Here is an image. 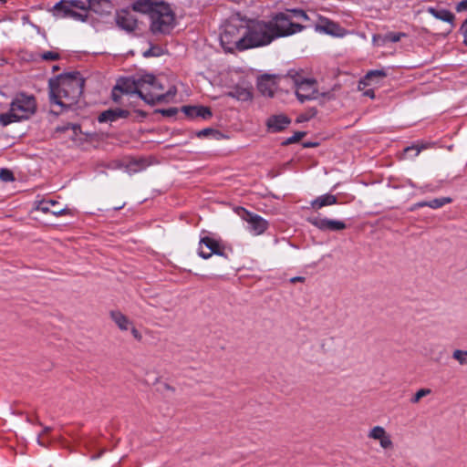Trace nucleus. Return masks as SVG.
I'll return each instance as SVG.
<instances>
[{"label":"nucleus","mask_w":467,"mask_h":467,"mask_svg":"<svg viewBox=\"0 0 467 467\" xmlns=\"http://www.w3.org/2000/svg\"><path fill=\"white\" fill-rule=\"evenodd\" d=\"M386 35H387L388 43L399 42L400 40V38L405 36V34H402V33H393V32L388 33Z\"/></svg>","instance_id":"obj_36"},{"label":"nucleus","mask_w":467,"mask_h":467,"mask_svg":"<svg viewBox=\"0 0 467 467\" xmlns=\"http://www.w3.org/2000/svg\"><path fill=\"white\" fill-rule=\"evenodd\" d=\"M247 49L270 44L274 39V32L268 22L257 21L245 24Z\"/></svg>","instance_id":"obj_6"},{"label":"nucleus","mask_w":467,"mask_h":467,"mask_svg":"<svg viewBox=\"0 0 467 467\" xmlns=\"http://www.w3.org/2000/svg\"><path fill=\"white\" fill-rule=\"evenodd\" d=\"M68 130H72L75 134H78V132L80 130V126L78 124H67L57 128V130L60 132H65Z\"/></svg>","instance_id":"obj_35"},{"label":"nucleus","mask_w":467,"mask_h":467,"mask_svg":"<svg viewBox=\"0 0 467 467\" xmlns=\"http://www.w3.org/2000/svg\"><path fill=\"white\" fill-rule=\"evenodd\" d=\"M452 358L457 360L460 365H467V350L456 349L452 353Z\"/></svg>","instance_id":"obj_33"},{"label":"nucleus","mask_w":467,"mask_h":467,"mask_svg":"<svg viewBox=\"0 0 467 467\" xmlns=\"http://www.w3.org/2000/svg\"><path fill=\"white\" fill-rule=\"evenodd\" d=\"M236 212L240 218L247 223L246 229L252 235H261L268 229L269 223L262 216L243 207H239Z\"/></svg>","instance_id":"obj_9"},{"label":"nucleus","mask_w":467,"mask_h":467,"mask_svg":"<svg viewBox=\"0 0 467 467\" xmlns=\"http://www.w3.org/2000/svg\"><path fill=\"white\" fill-rule=\"evenodd\" d=\"M461 32L464 36L465 39L464 42L467 44V19L464 21V23L461 26Z\"/></svg>","instance_id":"obj_44"},{"label":"nucleus","mask_w":467,"mask_h":467,"mask_svg":"<svg viewBox=\"0 0 467 467\" xmlns=\"http://www.w3.org/2000/svg\"><path fill=\"white\" fill-rule=\"evenodd\" d=\"M150 29L154 35H168L175 26V15L168 4L160 2L150 16Z\"/></svg>","instance_id":"obj_5"},{"label":"nucleus","mask_w":467,"mask_h":467,"mask_svg":"<svg viewBox=\"0 0 467 467\" xmlns=\"http://www.w3.org/2000/svg\"><path fill=\"white\" fill-rule=\"evenodd\" d=\"M209 132V130H203L202 131H201V133L202 134H207Z\"/></svg>","instance_id":"obj_51"},{"label":"nucleus","mask_w":467,"mask_h":467,"mask_svg":"<svg viewBox=\"0 0 467 467\" xmlns=\"http://www.w3.org/2000/svg\"><path fill=\"white\" fill-rule=\"evenodd\" d=\"M43 60H57L59 57L58 53L54 51H47L40 55Z\"/></svg>","instance_id":"obj_37"},{"label":"nucleus","mask_w":467,"mask_h":467,"mask_svg":"<svg viewBox=\"0 0 467 467\" xmlns=\"http://www.w3.org/2000/svg\"><path fill=\"white\" fill-rule=\"evenodd\" d=\"M155 55H156V54H154V53L152 52V50H151V49H149V50H147V51H145V52L143 53V56H144L145 57H150V56H155Z\"/></svg>","instance_id":"obj_50"},{"label":"nucleus","mask_w":467,"mask_h":467,"mask_svg":"<svg viewBox=\"0 0 467 467\" xmlns=\"http://www.w3.org/2000/svg\"><path fill=\"white\" fill-rule=\"evenodd\" d=\"M176 113H177V109H175V108H171V109L162 110V114L166 115V116H174Z\"/></svg>","instance_id":"obj_45"},{"label":"nucleus","mask_w":467,"mask_h":467,"mask_svg":"<svg viewBox=\"0 0 467 467\" xmlns=\"http://www.w3.org/2000/svg\"><path fill=\"white\" fill-rule=\"evenodd\" d=\"M431 392L430 389H419L414 396L411 398L410 401L411 403H418L421 398L429 395Z\"/></svg>","instance_id":"obj_34"},{"label":"nucleus","mask_w":467,"mask_h":467,"mask_svg":"<svg viewBox=\"0 0 467 467\" xmlns=\"http://www.w3.org/2000/svg\"><path fill=\"white\" fill-rule=\"evenodd\" d=\"M369 439L379 441V445L384 450L393 449V442L390 435L387 433L386 430L381 426L373 427L368 433Z\"/></svg>","instance_id":"obj_14"},{"label":"nucleus","mask_w":467,"mask_h":467,"mask_svg":"<svg viewBox=\"0 0 467 467\" xmlns=\"http://www.w3.org/2000/svg\"><path fill=\"white\" fill-rule=\"evenodd\" d=\"M56 5H57V6H67L68 8L77 9L85 13L88 12V0H61Z\"/></svg>","instance_id":"obj_26"},{"label":"nucleus","mask_w":467,"mask_h":467,"mask_svg":"<svg viewBox=\"0 0 467 467\" xmlns=\"http://www.w3.org/2000/svg\"><path fill=\"white\" fill-rule=\"evenodd\" d=\"M84 87V79L78 72L59 75L49 80V97L52 103L63 108L78 103Z\"/></svg>","instance_id":"obj_2"},{"label":"nucleus","mask_w":467,"mask_h":467,"mask_svg":"<svg viewBox=\"0 0 467 467\" xmlns=\"http://www.w3.org/2000/svg\"><path fill=\"white\" fill-rule=\"evenodd\" d=\"M315 28L317 31L331 36H341V27L337 24L325 17H319L317 23L315 25Z\"/></svg>","instance_id":"obj_16"},{"label":"nucleus","mask_w":467,"mask_h":467,"mask_svg":"<svg viewBox=\"0 0 467 467\" xmlns=\"http://www.w3.org/2000/svg\"><path fill=\"white\" fill-rule=\"evenodd\" d=\"M308 222L321 231L339 232L347 227L342 221L317 216L308 218Z\"/></svg>","instance_id":"obj_12"},{"label":"nucleus","mask_w":467,"mask_h":467,"mask_svg":"<svg viewBox=\"0 0 467 467\" xmlns=\"http://www.w3.org/2000/svg\"><path fill=\"white\" fill-rule=\"evenodd\" d=\"M6 0H0V2L5 3Z\"/></svg>","instance_id":"obj_52"},{"label":"nucleus","mask_w":467,"mask_h":467,"mask_svg":"<svg viewBox=\"0 0 467 467\" xmlns=\"http://www.w3.org/2000/svg\"><path fill=\"white\" fill-rule=\"evenodd\" d=\"M246 32L244 21L240 19L228 21L220 34V42L224 51L232 53L234 50H246Z\"/></svg>","instance_id":"obj_3"},{"label":"nucleus","mask_w":467,"mask_h":467,"mask_svg":"<svg viewBox=\"0 0 467 467\" xmlns=\"http://www.w3.org/2000/svg\"><path fill=\"white\" fill-rule=\"evenodd\" d=\"M50 430H51L50 427H45L43 430V432L37 436L36 441L40 446L47 447L48 442L44 440L43 436H44V434L50 431Z\"/></svg>","instance_id":"obj_41"},{"label":"nucleus","mask_w":467,"mask_h":467,"mask_svg":"<svg viewBox=\"0 0 467 467\" xmlns=\"http://www.w3.org/2000/svg\"><path fill=\"white\" fill-rule=\"evenodd\" d=\"M130 332L132 334V336L137 339V340H140L141 339V334L140 333V331L135 328L132 325L130 326Z\"/></svg>","instance_id":"obj_43"},{"label":"nucleus","mask_w":467,"mask_h":467,"mask_svg":"<svg viewBox=\"0 0 467 467\" xmlns=\"http://www.w3.org/2000/svg\"><path fill=\"white\" fill-rule=\"evenodd\" d=\"M456 10L458 12L467 10V0H462V1L459 2L456 5Z\"/></svg>","instance_id":"obj_42"},{"label":"nucleus","mask_w":467,"mask_h":467,"mask_svg":"<svg viewBox=\"0 0 467 467\" xmlns=\"http://www.w3.org/2000/svg\"><path fill=\"white\" fill-rule=\"evenodd\" d=\"M20 120V119H16V114L12 110L11 107L9 112L0 114V124L3 126H7L13 122Z\"/></svg>","instance_id":"obj_29"},{"label":"nucleus","mask_w":467,"mask_h":467,"mask_svg":"<svg viewBox=\"0 0 467 467\" xmlns=\"http://www.w3.org/2000/svg\"><path fill=\"white\" fill-rule=\"evenodd\" d=\"M337 202V198L335 195L327 193L321 196H318L315 200L311 202L312 208L318 210L325 206H329L336 204Z\"/></svg>","instance_id":"obj_24"},{"label":"nucleus","mask_w":467,"mask_h":467,"mask_svg":"<svg viewBox=\"0 0 467 467\" xmlns=\"http://www.w3.org/2000/svg\"><path fill=\"white\" fill-rule=\"evenodd\" d=\"M223 248L224 246L220 240L204 236L200 240L198 254L203 259H208L213 254L223 255Z\"/></svg>","instance_id":"obj_10"},{"label":"nucleus","mask_w":467,"mask_h":467,"mask_svg":"<svg viewBox=\"0 0 467 467\" xmlns=\"http://www.w3.org/2000/svg\"><path fill=\"white\" fill-rule=\"evenodd\" d=\"M58 202L55 200H44L39 203L38 209L43 213H50L56 216L62 215L66 213V208H58Z\"/></svg>","instance_id":"obj_22"},{"label":"nucleus","mask_w":467,"mask_h":467,"mask_svg":"<svg viewBox=\"0 0 467 467\" xmlns=\"http://www.w3.org/2000/svg\"><path fill=\"white\" fill-rule=\"evenodd\" d=\"M160 4V2H156L153 0H137L131 5V10L142 14H148L149 16H151L156 6Z\"/></svg>","instance_id":"obj_20"},{"label":"nucleus","mask_w":467,"mask_h":467,"mask_svg":"<svg viewBox=\"0 0 467 467\" xmlns=\"http://www.w3.org/2000/svg\"><path fill=\"white\" fill-rule=\"evenodd\" d=\"M110 317L118 326V327L122 331L129 330L132 325L131 321L119 311H111Z\"/></svg>","instance_id":"obj_25"},{"label":"nucleus","mask_w":467,"mask_h":467,"mask_svg":"<svg viewBox=\"0 0 467 467\" xmlns=\"http://www.w3.org/2000/svg\"><path fill=\"white\" fill-rule=\"evenodd\" d=\"M372 40L373 43L377 46H384L388 44L387 35H374Z\"/></svg>","instance_id":"obj_38"},{"label":"nucleus","mask_w":467,"mask_h":467,"mask_svg":"<svg viewBox=\"0 0 467 467\" xmlns=\"http://www.w3.org/2000/svg\"><path fill=\"white\" fill-rule=\"evenodd\" d=\"M268 23L271 25L275 38L293 35L300 32L304 27L299 23L293 22L287 11L276 14Z\"/></svg>","instance_id":"obj_7"},{"label":"nucleus","mask_w":467,"mask_h":467,"mask_svg":"<svg viewBox=\"0 0 467 467\" xmlns=\"http://www.w3.org/2000/svg\"><path fill=\"white\" fill-rule=\"evenodd\" d=\"M305 136L304 132L297 131L293 136L286 139L285 143L291 144L299 141Z\"/></svg>","instance_id":"obj_40"},{"label":"nucleus","mask_w":467,"mask_h":467,"mask_svg":"<svg viewBox=\"0 0 467 467\" xmlns=\"http://www.w3.org/2000/svg\"><path fill=\"white\" fill-rule=\"evenodd\" d=\"M163 86L151 74L136 75L130 78H119L112 90V99L118 102L120 94L138 95L141 99L150 105L165 101L175 95V90L163 93Z\"/></svg>","instance_id":"obj_1"},{"label":"nucleus","mask_w":467,"mask_h":467,"mask_svg":"<svg viewBox=\"0 0 467 467\" xmlns=\"http://www.w3.org/2000/svg\"><path fill=\"white\" fill-rule=\"evenodd\" d=\"M364 95L367 96V97H369L371 99H374L375 97V92L373 89H368L364 92Z\"/></svg>","instance_id":"obj_48"},{"label":"nucleus","mask_w":467,"mask_h":467,"mask_svg":"<svg viewBox=\"0 0 467 467\" xmlns=\"http://www.w3.org/2000/svg\"><path fill=\"white\" fill-rule=\"evenodd\" d=\"M147 167V163L144 160H138L130 161V164L127 166V169L130 173H136L139 171H141Z\"/></svg>","instance_id":"obj_30"},{"label":"nucleus","mask_w":467,"mask_h":467,"mask_svg":"<svg viewBox=\"0 0 467 467\" xmlns=\"http://www.w3.org/2000/svg\"><path fill=\"white\" fill-rule=\"evenodd\" d=\"M182 111L190 119H209L212 116L211 109L202 106H183Z\"/></svg>","instance_id":"obj_17"},{"label":"nucleus","mask_w":467,"mask_h":467,"mask_svg":"<svg viewBox=\"0 0 467 467\" xmlns=\"http://www.w3.org/2000/svg\"><path fill=\"white\" fill-rule=\"evenodd\" d=\"M425 206H427V202H419L413 204V206L411 207L410 210L414 211L418 208H421V207H425Z\"/></svg>","instance_id":"obj_46"},{"label":"nucleus","mask_w":467,"mask_h":467,"mask_svg":"<svg viewBox=\"0 0 467 467\" xmlns=\"http://www.w3.org/2000/svg\"><path fill=\"white\" fill-rule=\"evenodd\" d=\"M429 12L436 18L445 22H451L454 18L453 15L445 9L430 8Z\"/></svg>","instance_id":"obj_28"},{"label":"nucleus","mask_w":467,"mask_h":467,"mask_svg":"<svg viewBox=\"0 0 467 467\" xmlns=\"http://www.w3.org/2000/svg\"><path fill=\"white\" fill-rule=\"evenodd\" d=\"M228 97L235 99L240 101H248L253 98L252 88L249 86L244 87L236 85L230 91L226 93Z\"/></svg>","instance_id":"obj_19"},{"label":"nucleus","mask_w":467,"mask_h":467,"mask_svg":"<svg viewBox=\"0 0 467 467\" xmlns=\"http://www.w3.org/2000/svg\"><path fill=\"white\" fill-rule=\"evenodd\" d=\"M0 179L4 182H11L14 180V175L9 170L3 169L0 171Z\"/></svg>","instance_id":"obj_39"},{"label":"nucleus","mask_w":467,"mask_h":467,"mask_svg":"<svg viewBox=\"0 0 467 467\" xmlns=\"http://www.w3.org/2000/svg\"><path fill=\"white\" fill-rule=\"evenodd\" d=\"M450 202H451V199L450 197L436 198L427 202V207L438 209Z\"/></svg>","instance_id":"obj_31"},{"label":"nucleus","mask_w":467,"mask_h":467,"mask_svg":"<svg viewBox=\"0 0 467 467\" xmlns=\"http://www.w3.org/2000/svg\"><path fill=\"white\" fill-rule=\"evenodd\" d=\"M116 25L127 33H132L139 27L138 18L130 9L117 11L115 16Z\"/></svg>","instance_id":"obj_11"},{"label":"nucleus","mask_w":467,"mask_h":467,"mask_svg":"<svg viewBox=\"0 0 467 467\" xmlns=\"http://www.w3.org/2000/svg\"><path fill=\"white\" fill-rule=\"evenodd\" d=\"M112 8L110 0H88V10L91 9L98 14L109 13Z\"/></svg>","instance_id":"obj_23"},{"label":"nucleus","mask_w":467,"mask_h":467,"mask_svg":"<svg viewBox=\"0 0 467 467\" xmlns=\"http://www.w3.org/2000/svg\"><path fill=\"white\" fill-rule=\"evenodd\" d=\"M52 13L57 19L71 18L80 22H86L88 19V13L68 8L67 6H57V5L53 6Z\"/></svg>","instance_id":"obj_13"},{"label":"nucleus","mask_w":467,"mask_h":467,"mask_svg":"<svg viewBox=\"0 0 467 467\" xmlns=\"http://www.w3.org/2000/svg\"><path fill=\"white\" fill-rule=\"evenodd\" d=\"M287 13L291 16L292 20L293 19H297V20L306 21V20L310 19L308 15L305 11H303L301 9L287 10Z\"/></svg>","instance_id":"obj_32"},{"label":"nucleus","mask_w":467,"mask_h":467,"mask_svg":"<svg viewBox=\"0 0 467 467\" xmlns=\"http://www.w3.org/2000/svg\"><path fill=\"white\" fill-rule=\"evenodd\" d=\"M304 280H305V278L302 276H296V277L291 278L290 281H291V283H296V282H302Z\"/></svg>","instance_id":"obj_49"},{"label":"nucleus","mask_w":467,"mask_h":467,"mask_svg":"<svg viewBox=\"0 0 467 467\" xmlns=\"http://www.w3.org/2000/svg\"><path fill=\"white\" fill-rule=\"evenodd\" d=\"M130 111L122 109H110L103 111L99 116L98 119L99 122H112L119 119H124L129 117Z\"/></svg>","instance_id":"obj_18"},{"label":"nucleus","mask_w":467,"mask_h":467,"mask_svg":"<svg viewBox=\"0 0 467 467\" xmlns=\"http://www.w3.org/2000/svg\"><path fill=\"white\" fill-rule=\"evenodd\" d=\"M289 123L290 120L287 117L275 115L268 119L267 127L271 131L277 132L283 130Z\"/></svg>","instance_id":"obj_21"},{"label":"nucleus","mask_w":467,"mask_h":467,"mask_svg":"<svg viewBox=\"0 0 467 467\" xmlns=\"http://www.w3.org/2000/svg\"><path fill=\"white\" fill-rule=\"evenodd\" d=\"M385 77L386 72L384 70H371L367 73L361 83L365 85H376L379 82V80L383 79Z\"/></svg>","instance_id":"obj_27"},{"label":"nucleus","mask_w":467,"mask_h":467,"mask_svg":"<svg viewBox=\"0 0 467 467\" xmlns=\"http://www.w3.org/2000/svg\"><path fill=\"white\" fill-rule=\"evenodd\" d=\"M276 77L271 75H264L259 78L257 82L258 90L267 97H273L277 88Z\"/></svg>","instance_id":"obj_15"},{"label":"nucleus","mask_w":467,"mask_h":467,"mask_svg":"<svg viewBox=\"0 0 467 467\" xmlns=\"http://www.w3.org/2000/svg\"><path fill=\"white\" fill-rule=\"evenodd\" d=\"M10 107L12 110L16 112V119H27L36 109V99L32 95H26L25 93H19L11 102Z\"/></svg>","instance_id":"obj_8"},{"label":"nucleus","mask_w":467,"mask_h":467,"mask_svg":"<svg viewBox=\"0 0 467 467\" xmlns=\"http://www.w3.org/2000/svg\"><path fill=\"white\" fill-rule=\"evenodd\" d=\"M284 79L291 83L300 102L313 100L318 97L317 83L314 78H306L302 73L289 70Z\"/></svg>","instance_id":"obj_4"},{"label":"nucleus","mask_w":467,"mask_h":467,"mask_svg":"<svg viewBox=\"0 0 467 467\" xmlns=\"http://www.w3.org/2000/svg\"><path fill=\"white\" fill-rule=\"evenodd\" d=\"M411 150H414V151H415V156H417V155L420 153V150L419 148H417V147H408V148L405 150V151H406V152H410V151H411Z\"/></svg>","instance_id":"obj_47"}]
</instances>
